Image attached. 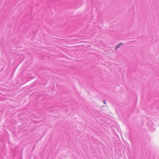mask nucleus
I'll return each instance as SVG.
<instances>
[{"instance_id":"f03ea898","label":"nucleus","mask_w":159,"mask_h":159,"mask_svg":"<svg viewBox=\"0 0 159 159\" xmlns=\"http://www.w3.org/2000/svg\"><path fill=\"white\" fill-rule=\"evenodd\" d=\"M105 100L104 101V103H105V104H106V103H105Z\"/></svg>"},{"instance_id":"f257e3e1","label":"nucleus","mask_w":159,"mask_h":159,"mask_svg":"<svg viewBox=\"0 0 159 159\" xmlns=\"http://www.w3.org/2000/svg\"><path fill=\"white\" fill-rule=\"evenodd\" d=\"M122 44V43H119L116 47L115 48V49L116 50L118 48H119L120 46Z\"/></svg>"}]
</instances>
